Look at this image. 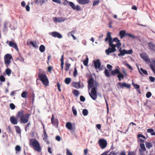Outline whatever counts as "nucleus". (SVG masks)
Returning <instances> with one entry per match:
<instances>
[{
    "instance_id": "f257e3e1",
    "label": "nucleus",
    "mask_w": 155,
    "mask_h": 155,
    "mask_svg": "<svg viewBox=\"0 0 155 155\" xmlns=\"http://www.w3.org/2000/svg\"><path fill=\"white\" fill-rule=\"evenodd\" d=\"M88 83L89 87L92 88L91 93H89V95L92 99L95 100L97 97V92L96 90L98 86V84L97 82L94 81L92 78L89 79Z\"/></svg>"
},
{
    "instance_id": "f03ea898",
    "label": "nucleus",
    "mask_w": 155,
    "mask_h": 155,
    "mask_svg": "<svg viewBox=\"0 0 155 155\" xmlns=\"http://www.w3.org/2000/svg\"><path fill=\"white\" fill-rule=\"evenodd\" d=\"M30 114H24V111L21 110L18 111L16 115L18 118H20L21 123H27L29 120Z\"/></svg>"
},
{
    "instance_id": "7ed1b4c3",
    "label": "nucleus",
    "mask_w": 155,
    "mask_h": 155,
    "mask_svg": "<svg viewBox=\"0 0 155 155\" xmlns=\"http://www.w3.org/2000/svg\"><path fill=\"white\" fill-rule=\"evenodd\" d=\"M29 145L33 147L34 149L38 152L41 151V149L39 143L38 141L35 139H31L30 140Z\"/></svg>"
},
{
    "instance_id": "20e7f679",
    "label": "nucleus",
    "mask_w": 155,
    "mask_h": 155,
    "mask_svg": "<svg viewBox=\"0 0 155 155\" xmlns=\"http://www.w3.org/2000/svg\"><path fill=\"white\" fill-rule=\"evenodd\" d=\"M38 77L45 86H47L48 85L49 81L46 74L39 73L38 74Z\"/></svg>"
},
{
    "instance_id": "39448f33",
    "label": "nucleus",
    "mask_w": 155,
    "mask_h": 155,
    "mask_svg": "<svg viewBox=\"0 0 155 155\" xmlns=\"http://www.w3.org/2000/svg\"><path fill=\"white\" fill-rule=\"evenodd\" d=\"M63 4L64 5H69L74 10L77 11H79L81 10V7L78 5H76L75 6V5L72 2H69L67 0H65Z\"/></svg>"
},
{
    "instance_id": "423d86ee",
    "label": "nucleus",
    "mask_w": 155,
    "mask_h": 155,
    "mask_svg": "<svg viewBox=\"0 0 155 155\" xmlns=\"http://www.w3.org/2000/svg\"><path fill=\"white\" fill-rule=\"evenodd\" d=\"M119 69L116 68L115 70L112 71L111 72V75L113 76H115L117 74V77L118 78L119 81H120L121 79H123L124 78V75L120 73V68L118 67Z\"/></svg>"
},
{
    "instance_id": "0eeeda50",
    "label": "nucleus",
    "mask_w": 155,
    "mask_h": 155,
    "mask_svg": "<svg viewBox=\"0 0 155 155\" xmlns=\"http://www.w3.org/2000/svg\"><path fill=\"white\" fill-rule=\"evenodd\" d=\"M12 58V55L9 54H6L4 57L5 63L8 68L11 62V60Z\"/></svg>"
},
{
    "instance_id": "6e6552de",
    "label": "nucleus",
    "mask_w": 155,
    "mask_h": 155,
    "mask_svg": "<svg viewBox=\"0 0 155 155\" xmlns=\"http://www.w3.org/2000/svg\"><path fill=\"white\" fill-rule=\"evenodd\" d=\"M98 143L101 148L102 149L105 148L107 144V141L104 139H100L98 141Z\"/></svg>"
},
{
    "instance_id": "1a4fd4ad",
    "label": "nucleus",
    "mask_w": 155,
    "mask_h": 155,
    "mask_svg": "<svg viewBox=\"0 0 155 155\" xmlns=\"http://www.w3.org/2000/svg\"><path fill=\"white\" fill-rule=\"evenodd\" d=\"M108 41L109 46H112V45H115L112 44L113 41L111 36V33L110 32H108L107 34V37L105 39V42Z\"/></svg>"
},
{
    "instance_id": "9d476101",
    "label": "nucleus",
    "mask_w": 155,
    "mask_h": 155,
    "mask_svg": "<svg viewBox=\"0 0 155 155\" xmlns=\"http://www.w3.org/2000/svg\"><path fill=\"white\" fill-rule=\"evenodd\" d=\"M110 47L109 48L105 51L106 54L109 55L110 53L116 51V49L115 48L116 45H112V46H110Z\"/></svg>"
},
{
    "instance_id": "9b49d317",
    "label": "nucleus",
    "mask_w": 155,
    "mask_h": 155,
    "mask_svg": "<svg viewBox=\"0 0 155 155\" xmlns=\"http://www.w3.org/2000/svg\"><path fill=\"white\" fill-rule=\"evenodd\" d=\"M6 43L7 44H8L10 47L15 49L18 52H19V49L16 44L12 41H7Z\"/></svg>"
},
{
    "instance_id": "f8f14e48",
    "label": "nucleus",
    "mask_w": 155,
    "mask_h": 155,
    "mask_svg": "<svg viewBox=\"0 0 155 155\" xmlns=\"http://www.w3.org/2000/svg\"><path fill=\"white\" fill-rule=\"evenodd\" d=\"M51 35L54 37L57 38H62V36L60 33L56 31H54L49 33Z\"/></svg>"
},
{
    "instance_id": "ddd939ff",
    "label": "nucleus",
    "mask_w": 155,
    "mask_h": 155,
    "mask_svg": "<svg viewBox=\"0 0 155 155\" xmlns=\"http://www.w3.org/2000/svg\"><path fill=\"white\" fill-rule=\"evenodd\" d=\"M66 19V18H63L62 17H54L53 18V21L54 22H63L65 21Z\"/></svg>"
},
{
    "instance_id": "4468645a",
    "label": "nucleus",
    "mask_w": 155,
    "mask_h": 155,
    "mask_svg": "<svg viewBox=\"0 0 155 155\" xmlns=\"http://www.w3.org/2000/svg\"><path fill=\"white\" fill-rule=\"evenodd\" d=\"M94 65L96 69H99L101 66V64L99 59H97L94 62Z\"/></svg>"
},
{
    "instance_id": "2eb2a0df",
    "label": "nucleus",
    "mask_w": 155,
    "mask_h": 155,
    "mask_svg": "<svg viewBox=\"0 0 155 155\" xmlns=\"http://www.w3.org/2000/svg\"><path fill=\"white\" fill-rule=\"evenodd\" d=\"M44 130H43V136L44 137H43V140L44 141L46 142V143L47 144H49V141L48 140V136L46 133V132L45 130V127H43Z\"/></svg>"
},
{
    "instance_id": "dca6fc26",
    "label": "nucleus",
    "mask_w": 155,
    "mask_h": 155,
    "mask_svg": "<svg viewBox=\"0 0 155 155\" xmlns=\"http://www.w3.org/2000/svg\"><path fill=\"white\" fill-rule=\"evenodd\" d=\"M141 58L144 61H148L149 60V58L146 53H142L140 55Z\"/></svg>"
},
{
    "instance_id": "f3484780",
    "label": "nucleus",
    "mask_w": 155,
    "mask_h": 155,
    "mask_svg": "<svg viewBox=\"0 0 155 155\" xmlns=\"http://www.w3.org/2000/svg\"><path fill=\"white\" fill-rule=\"evenodd\" d=\"M80 83L81 81H79L78 82H72L71 84L72 86L77 89H78L80 88L81 87Z\"/></svg>"
},
{
    "instance_id": "a211bd4d",
    "label": "nucleus",
    "mask_w": 155,
    "mask_h": 155,
    "mask_svg": "<svg viewBox=\"0 0 155 155\" xmlns=\"http://www.w3.org/2000/svg\"><path fill=\"white\" fill-rule=\"evenodd\" d=\"M118 85H119L121 88L125 87L127 88H130V84H127L125 83H123L122 84H121V82H119L118 83Z\"/></svg>"
},
{
    "instance_id": "6ab92c4d",
    "label": "nucleus",
    "mask_w": 155,
    "mask_h": 155,
    "mask_svg": "<svg viewBox=\"0 0 155 155\" xmlns=\"http://www.w3.org/2000/svg\"><path fill=\"white\" fill-rule=\"evenodd\" d=\"M137 137L140 143H144V140L141 138V137H142L144 139H146V137L141 134H138L137 135Z\"/></svg>"
},
{
    "instance_id": "aec40b11",
    "label": "nucleus",
    "mask_w": 155,
    "mask_h": 155,
    "mask_svg": "<svg viewBox=\"0 0 155 155\" xmlns=\"http://www.w3.org/2000/svg\"><path fill=\"white\" fill-rule=\"evenodd\" d=\"M51 122L53 125H58V121L57 119H55L53 114L52 115L51 118Z\"/></svg>"
},
{
    "instance_id": "412c9836",
    "label": "nucleus",
    "mask_w": 155,
    "mask_h": 155,
    "mask_svg": "<svg viewBox=\"0 0 155 155\" xmlns=\"http://www.w3.org/2000/svg\"><path fill=\"white\" fill-rule=\"evenodd\" d=\"M10 121L12 124H17L18 122L17 118L13 116L10 117Z\"/></svg>"
},
{
    "instance_id": "4be33fe9",
    "label": "nucleus",
    "mask_w": 155,
    "mask_h": 155,
    "mask_svg": "<svg viewBox=\"0 0 155 155\" xmlns=\"http://www.w3.org/2000/svg\"><path fill=\"white\" fill-rule=\"evenodd\" d=\"M66 128L69 130H71L74 131L75 129L74 128H73L72 124L70 122H68L66 123Z\"/></svg>"
},
{
    "instance_id": "5701e85b",
    "label": "nucleus",
    "mask_w": 155,
    "mask_h": 155,
    "mask_svg": "<svg viewBox=\"0 0 155 155\" xmlns=\"http://www.w3.org/2000/svg\"><path fill=\"white\" fill-rule=\"evenodd\" d=\"M140 148L139 149V151L140 153L144 152L146 150V148L144 143H140Z\"/></svg>"
},
{
    "instance_id": "b1692460",
    "label": "nucleus",
    "mask_w": 155,
    "mask_h": 155,
    "mask_svg": "<svg viewBox=\"0 0 155 155\" xmlns=\"http://www.w3.org/2000/svg\"><path fill=\"white\" fill-rule=\"evenodd\" d=\"M78 4L81 5L87 4L89 2V0H77Z\"/></svg>"
},
{
    "instance_id": "393cba45",
    "label": "nucleus",
    "mask_w": 155,
    "mask_h": 155,
    "mask_svg": "<svg viewBox=\"0 0 155 155\" xmlns=\"http://www.w3.org/2000/svg\"><path fill=\"white\" fill-rule=\"evenodd\" d=\"M148 44L150 49L153 51H155V45L152 42H149Z\"/></svg>"
},
{
    "instance_id": "a878e982",
    "label": "nucleus",
    "mask_w": 155,
    "mask_h": 155,
    "mask_svg": "<svg viewBox=\"0 0 155 155\" xmlns=\"http://www.w3.org/2000/svg\"><path fill=\"white\" fill-rule=\"evenodd\" d=\"M119 51L120 52V53L118 54V56H123L126 54L125 49L122 50L121 48H120L119 50Z\"/></svg>"
},
{
    "instance_id": "bb28decb",
    "label": "nucleus",
    "mask_w": 155,
    "mask_h": 155,
    "mask_svg": "<svg viewBox=\"0 0 155 155\" xmlns=\"http://www.w3.org/2000/svg\"><path fill=\"white\" fill-rule=\"evenodd\" d=\"M47 1V0H35V3L37 4L41 5Z\"/></svg>"
},
{
    "instance_id": "cd10ccee",
    "label": "nucleus",
    "mask_w": 155,
    "mask_h": 155,
    "mask_svg": "<svg viewBox=\"0 0 155 155\" xmlns=\"http://www.w3.org/2000/svg\"><path fill=\"white\" fill-rule=\"evenodd\" d=\"M119 35L120 38L122 39L125 36V31L124 30L121 31L119 32Z\"/></svg>"
},
{
    "instance_id": "c85d7f7f",
    "label": "nucleus",
    "mask_w": 155,
    "mask_h": 155,
    "mask_svg": "<svg viewBox=\"0 0 155 155\" xmlns=\"http://www.w3.org/2000/svg\"><path fill=\"white\" fill-rule=\"evenodd\" d=\"M64 54H63L61 56V58L60 59V61H61V70H62L63 68V66L64 65Z\"/></svg>"
},
{
    "instance_id": "c756f323",
    "label": "nucleus",
    "mask_w": 155,
    "mask_h": 155,
    "mask_svg": "<svg viewBox=\"0 0 155 155\" xmlns=\"http://www.w3.org/2000/svg\"><path fill=\"white\" fill-rule=\"evenodd\" d=\"M145 144L146 147L148 149H150L151 148L153 147V144L149 142H146Z\"/></svg>"
},
{
    "instance_id": "7c9ffc66",
    "label": "nucleus",
    "mask_w": 155,
    "mask_h": 155,
    "mask_svg": "<svg viewBox=\"0 0 155 155\" xmlns=\"http://www.w3.org/2000/svg\"><path fill=\"white\" fill-rule=\"evenodd\" d=\"M15 130L17 133L20 134L21 133V130L20 127L18 126H15Z\"/></svg>"
},
{
    "instance_id": "2f4dec72",
    "label": "nucleus",
    "mask_w": 155,
    "mask_h": 155,
    "mask_svg": "<svg viewBox=\"0 0 155 155\" xmlns=\"http://www.w3.org/2000/svg\"><path fill=\"white\" fill-rule=\"evenodd\" d=\"M71 64L68 63H66L65 64V70L66 71H68L69 69V68L71 66Z\"/></svg>"
},
{
    "instance_id": "473e14b6",
    "label": "nucleus",
    "mask_w": 155,
    "mask_h": 155,
    "mask_svg": "<svg viewBox=\"0 0 155 155\" xmlns=\"http://www.w3.org/2000/svg\"><path fill=\"white\" fill-rule=\"evenodd\" d=\"M71 81V79L70 78H67L65 79V83L67 84H69Z\"/></svg>"
},
{
    "instance_id": "72a5a7b5",
    "label": "nucleus",
    "mask_w": 155,
    "mask_h": 155,
    "mask_svg": "<svg viewBox=\"0 0 155 155\" xmlns=\"http://www.w3.org/2000/svg\"><path fill=\"white\" fill-rule=\"evenodd\" d=\"M72 111L73 114L75 116H77V111L74 106L72 107Z\"/></svg>"
},
{
    "instance_id": "f704fd0d",
    "label": "nucleus",
    "mask_w": 155,
    "mask_h": 155,
    "mask_svg": "<svg viewBox=\"0 0 155 155\" xmlns=\"http://www.w3.org/2000/svg\"><path fill=\"white\" fill-rule=\"evenodd\" d=\"M45 50V46L43 45H41L39 47L40 51L41 52H43Z\"/></svg>"
},
{
    "instance_id": "c9c22d12",
    "label": "nucleus",
    "mask_w": 155,
    "mask_h": 155,
    "mask_svg": "<svg viewBox=\"0 0 155 155\" xmlns=\"http://www.w3.org/2000/svg\"><path fill=\"white\" fill-rule=\"evenodd\" d=\"M5 72L7 75L9 76L11 73V71L10 69L7 68L5 70Z\"/></svg>"
},
{
    "instance_id": "e433bc0d",
    "label": "nucleus",
    "mask_w": 155,
    "mask_h": 155,
    "mask_svg": "<svg viewBox=\"0 0 155 155\" xmlns=\"http://www.w3.org/2000/svg\"><path fill=\"white\" fill-rule=\"evenodd\" d=\"M28 94V92L26 91H23L21 94V96L22 97L25 98L27 97Z\"/></svg>"
},
{
    "instance_id": "4c0bfd02",
    "label": "nucleus",
    "mask_w": 155,
    "mask_h": 155,
    "mask_svg": "<svg viewBox=\"0 0 155 155\" xmlns=\"http://www.w3.org/2000/svg\"><path fill=\"white\" fill-rule=\"evenodd\" d=\"M82 114L84 116H86L88 114V111L86 109H84L82 111Z\"/></svg>"
},
{
    "instance_id": "58836bf2",
    "label": "nucleus",
    "mask_w": 155,
    "mask_h": 155,
    "mask_svg": "<svg viewBox=\"0 0 155 155\" xmlns=\"http://www.w3.org/2000/svg\"><path fill=\"white\" fill-rule=\"evenodd\" d=\"M73 93L74 95L76 97H78L79 94V91L76 90L73 91Z\"/></svg>"
},
{
    "instance_id": "ea45409f",
    "label": "nucleus",
    "mask_w": 155,
    "mask_h": 155,
    "mask_svg": "<svg viewBox=\"0 0 155 155\" xmlns=\"http://www.w3.org/2000/svg\"><path fill=\"white\" fill-rule=\"evenodd\" d=\"M104 73L105 74V75L108 77H110V75L109 74V71L107 69H105V70Z\"/></svg>"
},
{
    "instance_id": "a19ab883",
    "label": "nucleus",
    "mask_w": 155,
    "mask_h": 155,
    "mask_svg": "<svg viewBox=\"0 0 155 155\" xmlns=\"http://www.w3.org/2000/svg\"><path fill=\"white\" fill-rule=\"evenodd\" d=\"M128 36L133 38H136V37L130 34H128L126 33L125 36Z\"/></svg>"
},
{
    "instance_id": "79ce46f5",
    "label": "nucleus",
    "mask_w": 155,
    "mask_h": 155,
    "mask_svg": "<svg viewBox=\"0 0 155 155\" xmlns=\"http://www.w3.org/2000/svg\"><path fill=\"white\" fill-rule=\"evenodd\" d=\"M78 74V71L76 67H75L74 69V71L73 72V76L74 77H75Z\"/></svg>"
},
{
    "instance_id": "37998d69",
    "label": "nucleus",
    "mask_w": 155,
    "mask_h": 155,
    "mask_svg": "<svg viewBox=\"0 0 155 155\" xmlns=\"http://www.w3.org/2000/svg\"><path fill=\"white\" fill-rule=\"evenodd\" d=\"M132 84L135 88L139 89L140 86L139 85L136 84H134L133 82H132Z\"/></svg>"
},
{
    "instance_id": "c03bdc74",
    "label": "nucleus",
    "mask_w": 155,
    "mask_h": 155,
    "mask_svg": "<svg viewBox=\"0 0 155 155\" xmlns=\"http://www.w3.org/2000/svg\"><path fill=\"white\" fill-rule=\"evenodd\" d=\"M88 58H87L86 59L84 60L83 61V64H84L85 66H87L88 64Z\"/></svg>"
},
{
    "instance_id": "a18cd8bd",
    "label": "nucleus",
    "mask_w": 155,
    "mask_h": 155,
    "mask_svg": "<svg viewBox=\"0 0 155 155\" xmlns=\"http://www.w3.org/2000/svg\"><path fill=\"white\" fill-rule=\"evenodd\" d=\"M133 52V51L132 49L128 51H127L125 50L126 54H131Z\"/></svg>"
},
{
    "instance_id": "49530a36",
    "label": "nucleus",
    "mask_w": 155,
    "mask_h": 155,
    "mask_svg": "<svg viewBox=\"0 0 155 155\" xmlns=\"http://www.w3.org/2000/svg\"><path fill=\"white\" fill-rule=\"evenodd\" d=\"M140 70L143 74L145 75H147L148 74L147 72L146 71L143 69L142 68H140Z\"/></svg>"
},
{
    "instance_id": "de8ad7c7",
    "label": "nucleus",
    "mask_w": 155,
    "mask_h": 155,
    "mask_svg": "<svg viewBox=\"0 0 155 155\" xmlns=\"http://www.w3.org/2000/svg\"><path fill=\"white\" fill-rule=\"evenodd\" d=\"M100 1L99 0H97L96 1H94L93 3V6H94L97 5L98 4H99V3Z\"/></svg>"
},
{
    "instance_id": "09e8293b",
    "label": "nucleus",
    "mask_w": 155,
    "mask_h": 155,
    "mask_svg": "<svg viewBox=\"0 0 155 155\" xmlns=\"http://www.w3.org/2000/svg\"><path fill=\"white\" fill-rule=\"evenodd\" d=\"M0 80L2 82H4L5 81V79L4 76L1 75L0 76Z\"/></svg>"
},
{
    "instance_id": "8fccbe9b",
    "label": "nucleus",
    "mask_w": 155,
    "mask_h": 155,
    "mask_svg": "<svg viewBox=\"0 0 155 155\" xmlns=\"http://www.w3.org/2000/svg\"><path fill=\"white\" fill-rule=\"evenodd\" d=\"M21 147L19 145H17L15 147V149L16 151H19L21 150Z\"/></svg>"
},
{
    "instance_id": "3c124183",
    "label": "nucleus",
    "mask_w": 155,
    "mask_h": 155,
    "mask_svg": "<svg viewBox=\"0 0 155 155\" xmlns=\"http://www.w3.org/2000/svg\"><path fill=\"white\" fill-rule=\"evenodd\" d=\"M10 108L12 110H13L15 108V105L12 103H11L10 104Z\"/></svg>"
},
{
    "instance_id": "603ef678",
    "label": "nucleus",
    "mask_w": 155,
    "mask_h": 155,
    "mask_svg": "<svg viewBox=\"0 0 155 155\" xmlns=\"http://www.w3.org/2000/svg\"><path fill=\"white\" fill-rule=\"evenodd\" d=\"M151 96V93L150 92H148L146 94V97H147L149 98Z\"/></svg>"
},
{
    "instance_id": "864d4df0",
    "label": "nucleus",
    "mask_w": 155,
    "mask_h": 155,
    "mask_svg": "<svg viewBox=\"0 0 155 155\" xmlns=\"http://www.w3.org/2000/svg\"><path fill=\"white\" fill-rule=\"evenodd\" d=\"M116 47H117L118 48H120L121 46V44L120 42H119L116 43Z\"/></svg>"
},
{
    "instance_id": "5fc2aeb1",
    "label": "nucleus",
    "mask_w": 155,
    "mask_h": 155,
    "mask_svg": "<svg viewBox=\"0 0 155 155\" xmlns=\"http://www.w3.org/2000/svg\"><path fill=\"white\" fill-rule=\"evenodd\" d=\"M57 87L58 88V90L59 91L61 92V89L60 88L61 85L60 84V83L58 82H57Z\"/></svg>"
},
{
    "instance_id": "6e6d98bb",
    "label": "nucleus",
    "mask_w": 155,
    "mask_h": 155,
    "mask_svg": "<svg viewBox=\"0 0 155 155\" xmlns=\"http://www.w3.org/2000/svg\"><path fill=\"white\" fill-rule=\"evenodd\" d=\"M30 44L34 48H38V46L37 45L35 44L33 41H31L30 43Z\"/></svg>"
},
{
    "instance_id": "4d7b16f0",
    "label": "nucleus",
    "mask_w": 155,
    "mask_h": 155,
    "mask_svg": "<svg viewBox=\"0 0 155 155\" xmlns=\"http://www.w3.org/2000/svg\"><path fill=\"white\" fill-rule=\"evenodd\" d=\"M80 100L81 101L84 102L85 100V97L83 96H81L80 97Z\"/></svg>"
},
{
    "instance_id": "13d9d810",
    "label": "nucleus",
    "mask_w": 155,
    "mask_h": 155,
    "mask_svg": "<svg viewBox=\"0 0 155 155\" xmlns=\"http://www.w3.org/2000/svg\"><path fill=\"white\" fill-rule=\"evenodd\" d=\"M66 154L67 155H72V153L68 149H66Z\"/></svg>"
},
{
    "instance_id": "bf43d9fd",
    "label": "nucleus",
    "mask_w": 155,
    "mask_h": 155,
    "mask_svg": "<svg viewBox=\"0 0 155 155\" xmlns=\"http://www.w3.org/2000/svg\"><path fill=\"white\" fill-rule=\"evenodd\" d=\"M149 79L150 81L151 82H154L155 80V78L152 76H150Z\"/></svg>"
},
{
    "instance_id": "052dcab7",
    "label": "nucleus",
    "mask_w": 155,
    "mask_h": 155,
    "mask_svg": "<svg viewBox=\"0 0 155 155\" xmlns=\"http://www.w3.org/2000/svg\"><path fill=\"white\" fill-rule=\"evenodd\" d=\"M52 1L59 4H61V1L60 0H52Z\"/></svg>"
},
{
    "instance_id": "680f3d73",
    "label": "nucleus",
    "mask_w": 155,
    "mask_h": 155,
    "mask_svg": "<svg viewBox=\"0 0 155 155\" xmlns=\"http://www.w3.org/2000/svg\"><path fill=\"white\" fill-rule=\"evenodd\" d=\"M107 68L109 69L110 71L111 70L112 66V65L110 64H107Z\"/></svg>"
},
{
    "instance_id": "e2e57ef3",
    "label": "nucleus",
    "mask_w": 155,
    "mask_h": 155,
    "mask_svg": "<svg viewBox=\"0 0 155 155\" xmlns=\"http://www.w3.org/2000/svg\"><path fill=\"white\" fill-rule=\"evenodd\" d=\"M154 131L152 129L149 128L147 129V131L148 133H152Z\"/></svg>"
},
{
    "instance_id": "0e129e2a",
    "label": "nucleus",
    "mask_w": 155,
    "mask_h": 155,
    "mask_svg": "<svg viewBox=\"0 0 155 155\" xmlns=\"http://www.w3.org/2000/svg\"><path fill=\"white\" fill-rule=\"evenodd\" d=\"M127 155H136L134 151H129L128 152Z\"/></svg>"
},
{
    "instance_id": "69168bd1",
    "label": "nucleus",
    "mask_w": 155,
    "mask_h": 155,
    "mask_svg": "<svg viewBox=\"0 0 155 155\" xmlns=\"http://www.w3.org/2000/svg\"><path fill=\"white\" fill-rule=\"evenodd\" d=\"M125 65L126 66L130 69L132 70V67L128 64L126 63Z\"/></svg>"
},
{
    "instance_id": "338daca9",
    "label": "nucleus",
    "mask_w": 155,
    "mask_h": 155,
    "mask_svg": "<svg viewBox=\"0 0 155 155\" xmlns=\"http://www.w3.org/2000/svg\"><path fill=\"white\" fill-rule=\"evenodd\" d=\"M150 67L151 68L153 72L155 74V68L153 67V64H150Z\"/></svg>"
},
{
    "instance_id": "774afa93",
    "label": "nucleus",
    "mask_w": 155,
    "mask_h": 155,
    "mask_svg": "<svg viewBox=\"0 0 155 155\" xmlns=\"http://www.w3.org/2000/svg\"><path fill=\"white\" fill-rule=\"evenodd\" d=\"M109 152V151L107 150V151L103 152L100 155H107Z\"/></svg>"
}]
</instances>
